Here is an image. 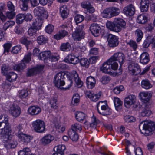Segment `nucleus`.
Instances as JSON below:
<instances>
[{
    "mask_svg": "<svg viewBox=\"0 0 155 155\" xmlns=\"http://www.w3.org/2000/svg\"><path fill=\"white\" fill-rule=\"evenodd\" d=\"M74 78L78 87L81 88L83 85V82L80 79L78 74L77 72L73 71L71 72L70 76L66 84L64 80H59L58 81V84L54 82L55 86L58 88L65 85L66 87L64 88L65 89H69L72 85L73 81L72 79Z\"/></svg>",
    "mask_w": 155,
    "mask_h": 155,
    "instance_id": "nucleus-1",
    "label": "nucleus"
},
{
    "mask_svg": "<svg viewBox=\"0 0 155 155\" xmlns=\"http://www.w3.org/2000/svg\"><path fill=\"white\" fill-rule=\"evenodd\" d=\"M8 118L0 124V134L2 135L3 141L4 143H8L11 139V134L12 130L8 122Z\"/></svg>",
    "mask_w": 155,
    "mask_h": 155,
    "instance_id": "nucleus-2",
    "label": "nucleus"
},
{
    "mask_svg": "<svg viewBox=\"0 0 155 155\" xmlns=\"http://www.w3.org/2000/svg\"><path fill=\"white\" fill-rule=\"evenodd\" d=\"M64 61L67 63L76 65L79 63L82 67H88L89 62L86 58H82L79 59L78 56H76L73 53L68 54L65 58Z\"/></svg>",
    "mask_w": 155,
    "mask_h": 155,
    "instance_id": "nucleus-3",
    "label": "nucleus"
},
{
    "mask_svg": "<svg viewBox=\"0 0 155 155\" xmlns=\"http://www.w3.org/2000/svg\"><path fill=\"white\" fill-rule=\"evenodd\" d=\"M139 128L141 133L146 135H150L155 131V122L143 121L140 124Z\"/></svg>",
    "mask_w": 155,
    "mask_h": 155,
    "instance_id": "nucleus-4",
    "label": "nucleus"
},
{
    "mask_svg": "<svg viewBox=\"0 0 155 155\" xmlns=\"http://www.w3.org/2000/svg\"><path fill=\"white\" fill-rule=\"evenodd\" d=\"M110 62L114 65V68H117L118 64L117 61H118L121 66L125 61V57L124 54L121 52L116 53L110 58Z\"/></svg>",
    "mask_w": 155,
    "mask_h": 155,
    "instance_id": "nucleus-5",
    "label": "nucleus"
},
{
    "mask_svg": "<svg viewBox=\"0 0 155 155\" xmlns=\"http://www.w3.org/2000/svg\"><path fill=\"white\" fill-rule=\"evenodd\" d=\"M84 28V25H81L77 27L75 31L72 34V37L75 41H79L84 39L85 34Z\"/></svg>",
    "mask_w": 155,
    "mask_h": 155,
    "instance_id": "nucleus-6",
    "label": "nucleus"
},
{
    "mask_svg": "<svg viewBox=\"0 0 155 155\" xmlns=\"http://www.w3.org/2000/svg\"><path fill=\"white\" fill-rule=\"evenodd\" d=\"M31 53H28L26 55L21 63L14 66V68L17 71H21L27 66V64L31 61Z\"/></svg>",
    "mask_w": 155,
    "mask_h": 155,
    "instance_id": "nucleus-7",
    "label": "nucleus"
},
{
    "mask_svg": "<svg viewBox=\"0 0 155 155\" xmlns=\"http://www.w3.org/2000/svg\"><path fill=\"white\" fill-rule=\"evenodd\" d=\"M32 126L35 131L38 133H42L45 129V125L44 122L40 119H38L32 123Z\"/></svg>",
    "mask_w": 155,
    "mask_h": 155,
    "instance_id": "nucleus-8",
    "label": "nucleus"
},
{
    "mask_svg": "<svg viewBox=\"0 0 155 155\" xmlns=\"http://www.w3.org/2000/svg\"><path fill=\"white\" fill-rule=\"evenodd\" d=\"M107 41L109 46L111 48L117 47L119 44V38L118 37L111 34L108 35Z\"/></svg>",
    "mask_w": 155,
    "mask_h": 155,
    "instance_id": "nucleus-9",
    "label": "nucleus"
},
{
    "mask_svg": "<svg viewBox=\"0 0 155 155\" xmlns=\"http://www.w3.org/2000/svg\"><path fill=\"white\" fill-rule=\"evenodd\" d=\"M110 61V59L105 63H104L102 66L101 68V70L105 73H109L111 69L116 70L117 68H114V65L111 64Z\"/></svg>",
    "mask_w": 155,
    "mask_h": 155,
    "instance_id": "nucleus-10",
    "label": "nucleus"
},
{
    "mask_svg": "<svg viewBox=\"0 0 155 155\" xmlns=\"http://www.w3.org/2000/svg\"><path fill=\"white\" fill-rule=\"evenodd\" d=\"M44 67L42 65H38L35 67L28 69L27 73V76L30 77L36 75L43 69Z\"/></svg>",
    "mask_w": 155,
    "mask_h": 155,
    "instance_id": "nucleus-11",
    "label": "nucleus"
},
{
    "mask_svg": "<svg viewBox=\"0 0 155 155\" xmlns=\"http://www.w3.org/2000/svg\"><path fill=\"white\" fill-rule=\"evenodd\" d=\"M10 114L15 118L18 117L21 113V108L18 106L14 105L11 106L9 110Z\"/></svg>",
    "mask_w": 155,
    "mask_h": 155,
    "instance_id": "nucleus-12",
    "label": "nucleus"
},
{
    "mask_svg": "<svg viewBox=\"0 0 155 155\" xmlns=\"http://www.w3.org/2000/svg\"><path fill=\"white\" fill-rule=\"evenodd\" d=\"M116 21L114 20L113 22L110 21H108L107 22L106 26L107 27L113 31L118 32H120L121 30L119 25L116 24Z\"/></svg>",
    "mask_w": 155,
    "mask_h": 155,
    "instance_id": "nucleus-13",
    "label": "nucleus"
},
{
    "mask_svg": "<svg viewBox=\"0 0 155 155\" xmlns=\"http://www.w3.org/2000/svg\"><path fill=\"white\" fill-rule=\"evenodd\" d=\"M90 30L92 34L95 37L98 36L101 31L100 26L96 23H93L90 27Z\"/></svg>",
    "mask_w": 155,
    "mask_h": 155,
    "instance_id": "nucleus-14",
    "label": "nucleus"
},
{
    "mask_svg": "<svg viewBox=\"0 0 155 155\" xmlns=\"http://www.w3.org/2000/svg\"><path fill=\"white\" fill-rule=\"evenodd\" d=\"M18 136L21 141L26 143H30L33 138V137L24 134L22 132H19L18 134Z\"/></svg>",
    "mask_w": 155,
    "mask_h": 155,
    "instance_id": "nucleus-15",
    "label": "nucleus"
},
{
    "mask_svg": "<svg viewBox=\"0 0 155 155\" xmlns=\"http://www.w3.org/2000/svg\"><path fill=\"white\" fill-rule=\"evenodd\" d=\"M105 105H101V110H99L97 108V110L98 113L101 114L103 116H107L110 115L111 113V110L107 104H105Z\"/></svg>",
    "mask_w": 155,
    "mask_h": 155,
    "instance_id": "nucleus-16",
    "label": "nucleus"
},
{
    "mask_svg": "<svg viewBox=\"0 0 155 155\" xmlns=\"http://www.w3.org/2000/svg\"><path fill=\"white\" fill-rule=\"evenodd\" d=\"M135 11L134 6L132 5H130L124 8L123 12L127 16H132L134 14Z\"/></svg>",
    "mask_w": 155,
    "mask_h": 155,
    "instance_id": "nucleus-17",
    "label": "nucleus"
},
{
    "mask_svg": "<svg viewBox=\"0 0 155 155\" xmlns=\"http://www.w3.org/2000/svg\"><path fill=\"white\" fill-rule=\"evenodd\" d=\"M136 101L135 95H130L125 98L124 100V105L127 108H129L130 105L134 104Z\"/></svg>",
    "mask_w": 155,
    "mask_h": 155,
    "instance_id": "nucleus-18",
    "label": "nucleus"
},
{
    "mask_svg": "<svg viewBox=\"0 0 155 155\" xmlns=\"http://www.w3.org/2000/svg\"><path fill=\"white\" fill-rule=\"evenodd\" d=\"M128 68L129 71L133 75H136L140 73V68L137 64L134 63L130 65Z\"/></svg>",
    "mask_w": 155,
    "mask_h": 155,
    "instance_id": "nucleus-19",
    "label": "nucleus"
},
{
    "mask_svg": "<svg viewBox=\"0 0 155 155\" xmlns=\"http://www.w3.org/2000/svg\"><path fill=\"white\" fill-rule=\"evenodd\" d=\"M41 111V109L37 106H30L28 109V112L31 116L36 115L38 114Z\"/></svg>",
    "mask_w": 155,
    "mask_h": 155,
    "instance_id": "nucleus-20",
    "label": "nucleus"
},
{
    "mask_svg": "<svg viewBox=\"0 0 155 155\" xmlns=\"http://www.w3.org/2000/svg\"><path fill=\"white\" fill-rule=\"evenodd\" d=\"M99 120L94 115L91 117V123L88 125L87 124V122L84 123V128L85 129H88L89 127L92 128H96V126L98 123Z\"/></svg>",
    "mask_w": 155,
    "mask_h": 155,
    "instance_id": "nucleus-21",
    "label": "nucleus"
},
{
    "mask_svg": "<svg viewBox=\"0 0 155 155\" xmlns=\"http://www.w3.org/2000/svg\"><path fill=\"white\" fill-rule=\"evenodd\" d=\"M96 82V80L94 77L92 76L87 77L86 81L87 88L90 89L93 88L95 86Z\"/></svg>",
    "mask_w": 155,
    "mask_h": 155,
    "instance_id": "nucleus-22",
    "label": "nucleus"
},
{
    "mask_svg": "<svg viewBox=\"0 0 155 155\" xmlns=\"http://www.w3.org/2000/svg\"><path fill=\"white\" fill-rule=\"evenodd\" d=\"M81 5L83 8L87 9V12L92 13L94 12V8L91 5L89 2L88 1L83 2L81 3Z\"/></svg>",
    "mask_w": 155,
    "mask_h": 155,
    "instance_id": "nucleus-23",
    "label": "nucleus"
},
{
    "mask_svg": "<svg viewBox=\"0 0 155 155\" xmlns=\"http://www.w3.org/2000/svg\"><path fill=\"white\" fill-rule=\"evenodd\" d=\"M140 63L143 64H147L150 61L149 55L147 52L142 53L140 56Z\"/></svg>",
    "mask_w": 155,
    "mask_h": 155,
    "instance_id": "nucleus-24",
    "label": "nucleus"
},
{
    "mask_svg": "<svg viewBox=\"0 0 155 155\" xmlns=\"http://www.w3.org/2000/svg\"><path fill=\"white\" fill-rule=\"evenodd\" d=\"M54 137L48 134L44 136L41 139L42 144L45 145L50 143L54 139Z\"/></svg>",
    "mask_w": 155,
    "mask_h": 155,
    "instance_id": "nucleus-25",
    "label": "nucleus"
},
{
    "mask_svg": "<svg viewBox=\"0 0 155 155\" xmlns=\"http://www.w3.org/2000/svg\"><path fill=\"white\" fill-rule=\"evenodd\" d=\"M140 4L141 11L143 12H146L149 7V0H141Z\"/></svg>",
    "mask_w": 155,
    "mask_h": 155,
    "instance_id": "nucleus-26",
    "label": "nucleus"
},
{
    "mask_svg": "<svg viewBox=\"0 0 155 155\" xmlns=\"http://www.w3.org/2000/svg\"><path fill=\"white\" fill-rule=\"evenodd\" d=\"M46 12L43 7L40 6L36 7L34 11V15L38 17L41 16L43 14H45Z\"/></svg>",
    "mask_w": 155,
    "mask_h": 155,
    "instance_id": "nucleus-27",
    "label": "nucleus"
},
{
    "mask_svg": "<svg viewBox=\"0 0 155 155\" xmlns=\"http://www.w3.org/2000/svg\"><path fill=\"white\" fill-rule=\"evenodd\" d=\"M139 96L141 99L144 103H147L150 100L151 95L148 93L141 92L139 94Z\"/></svg>",
    "mask_w": 155,
    "mask_h": 155,
    "instance_id": "nucleus-28",
    "label": "nucleus"
},
{
    "mask_svg": "<svg viewBox=\"0 0 155 155\" xmlns=\"http://www.w3.org/2000/svg\"><path fill=\"white\" fill-rule=\"evenodd\" d=\"M60 13L61 16L63 19L67 18L69 12L66 6L63 5L60 8Z\"/></svg>",
    "mask_w": 155,
    "mask_h": 155,
    "instance_id": "nucleus-29",
    "label": "nucleus"
},
{
    "mask_svg": "<svg viewBox=\"0 0 155 155\" xmlns=\"http://www.w3.org/2000/svg\"><path fill=\"white\" fill-rule=\"evenodd\" d=\"M68 134L73 141H76L79 138L78 134L75 131L72 130H70L68 131Z\"/></svg>",
    "mask_w": 155,
    "mask_h": 155,
    "instance_id": "nucleus-30",
    "label": "nucleus"
},
{
    "mask_svg": "<svg viewBox=\"0 0 155 155\" xmlns=\"http://www.w3.org/2000/svg\"><path fill=\"white\" fill-rule=\"evenodd\" d=\"M66 147L64 145H59L55 147L54 148V150L55 152L60 153L62 155H64V151L66 149Z\"/></svg>",
    "mask_w": 155,
    "mask_h": 155,
    "instance_id": "nucleus-31",
    "label": "nucleus"
},
{
    "mask_svg": "<svg viewBox=\"0 0 155 155\" xmlns=\"http://www.w3.org/2000/svg\"><path fill=\"white\" fill-rule=\"evenodd\" d=\"M50 51H45L40 52L39 54V59L45 60L49 59L51 55Z\"/></svg>",
    "mask_w": 155,
    "mask_h": 155,
    "instance_id": "nucleus-32",
    "label": "nucleus"
},
{
    "mask_svg": "<svg viewBox=\"0 0 155 155\" xmlns=\"http://www.w3.org/2000/svg\"><path fill=\"white\" fill-rule=\"evenodd\" d=\"M20 42L25 45L28 48V46L32 43V40H31L28 37H22L20 39Z\"/></svg>",
    "mask_w": 155,
    "mask_h": 155,
    "instance_id": "nucleus-33",
    "label": "nucleus"
},
{
    "mask_svg": "<svg viewBox=\"0 0 155 155\" xmlns=\"http://www.w3.org/2000/svg\"><path fill=\"white\" fill-rule=\"evenodd\" d=\"M20 7L21 9L24 11H26L28 9V6L29 0H19Z\"/></svg>",
    "mask_w": 155,
    "mask_h": 155,
    "instance_id": "nucleus-34",
    "label": "nucleus"
},
{
    "mask_svg": "<svg viewBox=\"0 0 155 155\" xmlns=\"http://www.w3.org/2000/svg\"><path fill=\"white\" fill-rule=\"evenodd\" d=\"M17 78L16 74L13 72L9 73L6 76V80L9 82H12L15 81Z\"/></svg>",
    "mask_w": 155,
    "mask_h": 155,
    "instance_id": "nucleus-35",
    "label": "nucleus"
},
{
    "mask_svg": "<svg viewBox=\"0 0 155 155\" xmlns=\"http://www.w3.org/2000/svg\"><path fill=\"white\" fill-rule=\"evenodd\" d=\"M141 86L142 88L146 89H148L151 88L152 85L150 81L147 79L143 80L141 83Z\"/></svg>",
    "mask_w": 155,
    "mask_h": 155,
    "instance_id": "nucleus-36",
    "label": "nucleus"
},
{
    "mask_svg": "<svg viewBox=\"0 0 155 155\" xmlns=\"http://www.w3.org/2000/svg\"><path fill=\"white\" fill-rule=\"evenodd\" d=\"M114 102L115 108L118 111L120 108L123 102L120 99L117 97L114 98Z\"/></svg>",
    "mask_w": 155,
    "mask_h": 155,
    "instance_id": "nucleus-37",
    "label": "nucleus"
},
{
    "mask_svg": "<svg viewBox=\"0 0 155 155\" xmlns=\"http://www.w3.org/2000/svg\"><path fill=\"white\" fill-rule=\"evenodd\" d=\"M114 20L116 21V24L119 25L121 28L124 29L125 28L126 22L124 19L117 18H115Z\"/></svg>",
    "mask_w": 155,
    "mask_h": 155,
    "instance_id": "nucleus-38",
    "label": "nucleus"
},
{
    "mask_svg": "<svg viewBox=\"0 0 155 155\" xmlns=\"http://www.w3.org/2000/svg\"><path fill=\"white\" fill-rule=\"evenodd\" d=\"M65 74L64 72H60L58 73L55 76L54 79V82L58 84V80H64Z\"/></svg>",
    "mask_w": 155,
    "mask_h": 155,
    "instance_id": "nucleus-39",
    "label": "nucleus"
},
{
    "mask_svg": "<svg viewBox=\"0 0 155 155\" xmlns=\"http://www.w3.org/2000/svg\"><path fill=\"white\" fill-rule=\"evenodd\" d=\"M42 24V21L37 18L35 21H34L32 24V27L39 30L41 29Z\"/></svg>",
    "mask_w": 155,
    "mask_h": 155,
    "instance_id": "nucleus-40",
    "label": "nucleus"
},
{
    "mask_svg": "<svg viewBox=\"0 0 155 155\" xmlns=\"http://www.w3.org/2000/svg\"><path fill=\"white\" fill-rule=\"evenodd\" d=\"M71 48V46L70 44L68 42L62 44L60 47L61 50L65 51H69Z\"/></svg>",
    "mask_w": 155,
    "mask_h": 155,
    "instance_id": "nucleus-41",
    "label": "nucleus"
},
{
    "mask_svg": "<svg viewBox=\"0 0 155 155\" xmlns=\"http://www.w3.org/2000/svg\"><path fill=\"white\" fill-rule=\"evenodd\" d=\"M135 35L137 37L136 41L140 42L143 36V33L142 31L139 29H137L135 32Z\"/></svg>",
    "mask_w": 155,
    "mask_h": 155,
    "instance_id": "nucleus-42",
    "label": "nucleus"
},
{
    "mask_svg": "<svg viewBox=\"0 0 155 155\" xmlns=\"http://www.w3.org/2000/svg\"><path fill=\"white\" fill-rule=\"evenodd\" d=\"M147 18L144 14L139 15L137 19V21L139 24H144L147 21Z\"/></svg>",
    "mask_w": 155,
    "mask_h": 155,
    "instance_id": "nucleus-43",
    "label": "nucleus"
},
{
    "mask_svg": "<svg viewBox=\"0 0 155 155\" xmlns=\"http://www.w3.org/2000/svg\"><path fill=\"white\" fill-rule=\"evenodd\" d=\"M80 97L78 94H74L72 97L71 103L74 105H77L80 101Z\"/></svg>",
    "mask_w": 155,
    "mask_h": 155,
    "instance_id": "nucleus-44",
    "label": "nucleus"
},
{
    "mask_svg": "<svg viewBox=\"0 0 155 155\" xmlns=\"http://www.w3.org/2000/svg\"><path fill=\"white\" fill-rule=\"evenodd\" d=\"M72 130L75 131H81L82 129V126L81 125L78 123H76L73 124L71 127Z\"/></svg>",
    "mask_w": 155,
    "mask_h": 155,
    "instance_id": "nucleus-45",
    "label": "nucleus"
},
{
    "mask_svg": "<svg viewBox=\"0 0 155 155\" xmlns=\"http://www.w3.org/2000/svg\"><path fill=\"white\" fill-rule=\"evenodd\" d=\"M103 15V17L105 18H110L111 15V9L110 7L104 9L101 13Z\"/></svg>",
    "mask_w": 155,
    "mask_h": 155,
    "instance_id": "nucleus-46",
    "label": "nucleus"
},
{
    "mask_svg": "<svg viewBox=\"0 0 155 155\" xmlns=\"http://www.w3.org/2000/svg\"><path fill=\"white\" fill-rule=\"evenodd\" d=\"M38 31V30L31 26L28 29V32L29 36L35 37L37 35Z\"/></svg>",
    "mask_w": 155,
    "mask_h": 155,
    "instance_id": "nucleus-47",
    "label": "nucleus"
},
{
    "mask_svg": "<svg viewBox=\"0 0 155 155\" xmlns=\"http://www.w3.org/2000/svg\"><path fill=\"white\" fill-rule=\"evenodd\" d=\"M110 9L111 17L118 15L120 12V9L117 8L111 7Z\"/></svg>",
    "mask_w": 155,
    "mask_h": 155,
    "instance_id": "nucleus-48",
    "label": "nucleus"
},
{
    "mask_svg": "<svg viewBox=\"0 0 155 155\" xmlns=\"http://www.w3.org/2000/svg\"><path fill=\"white\" fill-rule=\"evenodd\" d=\"M75 117L78 121L83 120L85 117V114L82 112H77L75 114Z\"/></svg>",
    "mask_w": 155,
    "mask_h": 155,
    "instance_id": "nucleus-49",
    "label": "nucleus"
},
{
    "mask_svg": "<svg viewBox=\"0 0 155 155\" xmlns=\"http://www.w3.org/2000/svg\"><path fill=\"white\" fill-rule=\"evenodd\" d=\"M47 41V39L43 35L40 36L37 38L38 43L40 45L45 44Z\"/></svg>",
    "mask_w": 155,
    "mask_h": 155,
    "instance_id": "nucleus-50",
    "label": "nucleus"
},
{
    "mask_svg": "<svg viewBox=\"0 0 155 155\" xmlns=\"http://www.w3.org/2000/svg\"><path fill=\"white\" fill-rule=\"evenodd\" d=\"M24 14H20L17 15L16 16V22L18 24H21L25 20Z\"/></svg>",
    "mask_w": 155,
    "mask_h": 155,
    "instance_id": "nucleus-51",
    "label": "nucleus"
},
{
    "mask_svg": "<svg viewBox=\"0 0 155 155\" xmlns=\"http://www.w3.org/2000/svg\"><path fill=\"white\" fill-rule=\"evenodd\" d=\"M110 77L107 75L102 76L100 79V81L103 84H104L109 83L111 80Z\"/></svg>",
    "mask_w": 155,
    "mask_h": 155,
    "instance_id": "nucleus-52",
    "label": "nucleus"
},
{
    "mask_svg": "<svg viewBox=\"0 0 155 155\" xmlns=\"http://www.w3.org/2000/svg\"><path fill=\"white\" fill-rule=\"evenodd\" d=\"M28 95V91L22 90L19 91V97L21 98H25Z\"/></svg>",
    "mask_w": 155,
    "mask_h": 155,
    "instance_id": "nucleus-53",
    "label": "nucleus"
},
{
    "mask_svg": "<svg viewBox=\"0 0 155 155\" xmlns=\"http://www.w3.org/2000/svg\"><path fill=\"white\" fill-rule=\"evenodd\" d=\"M127 44L129 45L130 47L132 48L134 51L136 50L137 45L135 41L130 40L127 42Z\"/></svg>",
    "mask_w": 155,
    "mask_h": 155,
    "instance_id": "nucleus-54",
    "label": "nucleus"
},
{
    "mask_svg": "<svg viewBox=\"0 0 155 155\" xmlns=\"http://www.w3.org/2000/svg\"><path fill=\"white\" fill-rule=\"evenodd\" d=\"M151 114V112L148 109L144 108L140 114V115L142 117L148 116Z\"/></svg>",
    "mask_w": 155,
    "mask_h": 155,
    "instance_id": "nucleus-55",
    "label": "nucleus"
},
{
    "mask_svg": "<svg viewBox=\"0 0 155 155\" xmlns=\"http://www.w3.org/2000/svg\"><path fill=\"white\" fill-rule=\"evenodd\" d=\"M10 68L8 67L5 64H3L2 66V73L3 75H6L8 71L10 70Z\"/></svg>",
    "mask_w": 155,
    "mask_h": 155,
    "instance_id": "nucleus-56",
    "label": "nucleus"
},
{
    "mask_svg": "<svg viewBox=\"0 0 155 155\" xmlns=\"http://www.w3.org/2000/svg\"><path fill=\"white\" fill-rule=\"evenodd\" d=\"M15 22L13 21H7L5 24L4 30H6L8 28L12 27L15 24Z\"/></svg>",
    "mask_w": 155,
    "mask_h": 155,
    "instance_id": "nucleus-57",
    "label": "nucleus"
},
{
    "mask_svg": "<svg viewBox=\"0 0 155 155\" xmlns=\"http://www.w3.org/2000/svg\"><path fill=\"white\" fill-rule=\"evenodd\" d=\"M84 19V17L83 15H77L74 18L76 24L82 22Z\"/></svg>",
    "mask_w": 155,
    "mask_h": 155,
    "instance_id": "nucleus-58",
    "label": "nucleus"
},
{
    "mask_svg": "<svg viewBox=\"0 0 155 155\" xmlns=\"http://www.w3.org/2000/svg\"><path fill=\"white\" fill-rule=\"evenodd\" d=\"M21 49V47L20 45H17L13 47L11 52L13 54H18L20 52Z\"/></svg>",
    "mask_w": 155,
    "mask_h": 155,
    "instance_id": "nucleus-59",
    "label": "nucleus"
},
{
    "mask_svg": "<svg viewBox=\"0 0 155 155\" xmlns=\"http://www.w3.org/2000/svg\"><path fill=\"white\" fill-rule=\"evenodd\" d=\"M57 101V98L56 97H54L52 98L50 101V103L51 107L54 109H56L57 108L56 102Z\"/></svg>",
    "mask_w": 155,
    "mask_h": 155,
    "instance_id": "nucleus-60",
    "label": "nucleus"
},
{
    "mask_svg": "<svg viewBox=\"0 0 155 155\" xmlns=\"http://www.w3.org/2000/svg\"><path fill=\"white\" fill-rule=\"evenodd\" d=\"M54 29V26L51 24L48 25L46 26L45 29V31L48 34L51 33Z\"/></svg>",
    "mask_w": 155,
    "mask_h": 155,
    "instance_id": "nucleus-61",
    "label": "nucleus"
},
{
    "mask_svg": "<svg viewBox=\"0 0 155 155\" xmlns=\"http://www.w3.org/2000/svg\"><path fill=\"white\" fill-rule=\"evenodd\" d=\"M6 144L8 147L10 148H14L16 146L17 143L16 141L11 139L8 143Z\"/></svg>",
    "mask_w": 155,
    "mask_h": 155,
    "instance_id": "nucleus-62",
    "label": "nucleus"
},
{
    "mask_svg": "<svg viewBox=\"0 0 155 155\" xmlns=\"http://www.w3.org/2000/svg\"><path fill=\"white\" fill-rule=\"evenodd\" d=\"M53 122L55 128L56 129H59L61 126V123L60 121L58 120L56 117H54Z\"/></svg>",
    "mask_w": 155,
    "mask_h": 155,
    "instance_id": "nucleus-63",
    "label": "nucleus"
},
{
    "mask_svg": "<svg viewBox=\"0 0 155 155\" xmlns=\"http://www.w3.org/2000/svg\"><path fill=\"white\" fill-rule=\"evenodd\" d=\"M124 119L125 121L128 123L134 122L136 120L135 119L134 117L132 116H125L124 117Z\"/></svg>",
    "mask_w": 155,
    "mask_h": 155,
    "instance_id": "nucleus-64",
    "label": "nucleus"
}]
</instances>
